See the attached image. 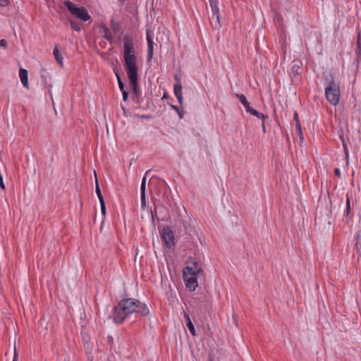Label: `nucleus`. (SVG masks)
<instances>
[{
	"label": "nucleus",
	"instance_id": "nucleus-1",
	"mask_svg": "<svg viewBox=\"0 0 361 361\" xmlns=\"http://www.w3.org/2000/svg\"><path fill=\"white\" fill-rule=\"evenodd\" d=\"M123 59L124 67L128 75L130 84L135 94L137 92V56L134 49L133 37L126 35L123 37Z\"/></svg>",
	"mask_w": 361,
	"mask_h": 361
},
{
	"label": "nucleus",
	"instance_id": "nucleus-2",
	"mask_svg": "<svg viewBox=\"0 0 361 361\" xmlns=\"http://www.w3.org/2000/svg\"><path fill=\"white\" fill-rule=\"evenodd\" d=\"M135 312L145 317L149 310L146 304L134 298L122 300L114 308V319L116 324L122 323L130 314Z\"/></svg>",
	"mask_w": 361,
	"mask_h": 361
},
{
	"label": "nucleus",
	"instance_id": "nucleus-3",
	"mask_svg": "<svg viewBox=\"0 0 361 361\" xmlns=\"http://www.w3.org/2000/svg\"><path fill=\"white\" fill-rule=\"evenodd\" d=\"M202 272L198 263L193 262L192 267L187 266L183 270V279L186 287L191 291H194L198 286L197 276Z\"/></svg>",
	"mask_w": 361,
	"mask_h": 361
},
{
	"label": "nucleus",
	"instance_id": "nucleus-4",
	"mask_svg": "<svg viewBox=\"0 0 361 361\" xmlns=\"http://www.w3.org/2000/svg\"><path fill=\"white\" fill-rule=\"evenodd\" d=\"M325 96L327 101L336 106L340 101V87L334 81H331L325 87Z\"/></svg>",
	"mask_w": 361,
	"mask_h": 361
},
{
	"label": "nucleus",
	"instance_id": "nucleus-5",
	"mask_svg": "<svg viewBox=\"0 0 361 361\" xmlns=\"http://www.w3.org/2000/svg\"><path fill=\"white\" fill-rule=\"evenodd\" d=\"M64 4L68 8L71 14L76 18L83 21H87L90 18V16L85 8L78 7L68 0L65 1Z\"/></svg>",
	"mask_w": 361,
	"mask_h": 361
},
{
	"label": "nucleus",
	"instance_id": "nucleus-6",
	"mask_svg": "<svg viewBox=\"0 0 361 361\" xmlns=\"http://www.w3.org/2000/svg\"><path fill=\"white\" fill-rule=\"evenodd\" d=\"M330 211L327 208L317 209L315 214V221L317 224L325 226L327 224L329 226L331 224V217L330 216Z\"/></svg>",
	"mask_w": 361,
	"mask_h": 361
},
{
	"label": "nucleus",
	"instance_id": "nucleus-7",
	"mask_svg": "<svg viewBox=\"0 0 361 361\" xmlns=\"http://www.w3.org/2000/svg\"><path fill=\"white\" fill-rule=\"evenodd\" d=\"M161 237L168 248L174 247V233L169 226L164 227Z\"/></svg>",
	"mask_w": 361,
	"mask_h": 361
},
{
	"label": "nucleus",
	"instance_id": "nucleus-8",
	"mask_svg": "<svg viewBox=\"0 0 361 361\" xmlns=\"http://www.w3.org/2000/svg\"><path fill=\"white\" fill-rule=\"evenodd\" d=\"M235 96L239 99V101L243 104L247 112L261 119H265L267 118V116H265L264 114L258 112L257 110L252 108L250 106V103L247 101V99L244 94H236Z\"/></svg>",
	"mask_w": 361,
	"mask_h": 361
},
{
	"label": "nucleus",
	"instance_id": "nucleus-9",
	"mask_svg": "<svg viewBox=\"0 0 361 361\" xmlns=\"http://www.w3.org/2000/svg\"><path fill=\"white\" fill-rule=\"evenodd\" d=\"M147 62H149L152 58H153V46H154V42H153V37L151 35V32L149 30H147Z\"/></svg>",
	"mask_w": 361,
	"mask_h": 361
},
{
	"label": "nucleus",
	"instance_id": "nucleus-10",
	"mask_svg": "<svg viewBox=\"0 0 361 361\" xmlns=\"http://www.w3.org/2000/svg\"><path fill=\"white\" fill-rule=\"evenodd\" d=\"M209 2L213 12V18H215L216 19V23L214 25L216 29L221 27L219 22V8L217 6L216 0H209Z\"/></svg>",
	"mask_w": 361,
	"mask_h": 361
},
{
	"label": "nucleus",
	"instance_id": "nucleus-11",
	"mask_svg": "<svg viewBox=\"0 0 361 361\" xmlns=\"http://www.w3.org/2000/svg\"><path fill=\"white\" fill-rule=\"evenodd\" d=\"M141 207L142 209L146 207V196H145V190H146V176H145L142 180L141 183Z\"/></svg>",
	"mask_w": 361,
	"mask_h": 361
},
{
	"label": "nucleus",
	"instance_id": "nucleus-12",
	"mask_svg": "<svg viewBox=\"0 0 361 361\" xmlns=\"http://www.w3.org/2000/svg\"><path fill=\"white\" fill-rule=\"evenodd\" d=\"M174 94L176 97L179 104H183V98L182 94V85L180 82H178L174 85Z\"/></svg>",
	"mask_w": 361,
	"mask_h": 361
},
{
	"label": "nucleus",
	"instance_id": "nucleus-13",
	"mask_svg": "<svg viewBox=\"0 0 361 361\" xmlns=\"http://www.w3.org/2000/svg\"><path fill=\"white\" fill-rule=\"evenodd\" d=\"M183 315L186 322L187 327L188 328L192 336H196L195 329L190 318L189 314L186 312L183 311Z\"/></svg>",
	"mask_w": 361,
	"mask_h": 361
},
{
	"label": "nucleus",
	"instance_id": "nucleus-14",
	"mask_svg": "<svg viewBox=\"0 0 361 361\" xmlns=\"http://www.w3.org/2000/svg\"><path fill=\"white\" fill-rule=\"evenodd\" d=\"M19 76L22 84L26 88H28V73L24 68H20L19 71Z\"/></svg>",
	"mask_w": 361,
	"mask_h": 361
},
{
	"label": "nucleus",
	"instance_id": "nucleus-15",
	"mask_svg": "<svg viewBox=\"0 0 361 361\" xmlns=\"http://www.w3.org/2000/svg\"><path fill=\"white\" fill-rule=\"evenodd\" d=\"M53 54H54L56 61L59 63V64L61 66H63V56L59 52V45H57V44L55 45Z\"/></svg>",
	"mask_w": 361,
	"mask_h": 361
},
{
	"label": "nucleus",
	"instance_id": "nucleus-16",
	"mask_svg": "<svg viewBox=\"0 0 361 361\" xmlns=\"http://www.w3.org/2000/svg\"><path fill=\"white\" fill-rule=\"evenodd\" d=\"M102 28L104 30V35L103 37L107 39L109 42H112L114 40V37L110 32V30L108 29V27L105 25L102 26Z\"/></svg>",
	"mask_w": 361,
	"mask_h": 361
},
{
	"label": "nucleus",
	"instance_id": "nucleus-17",
	"mask_svg": "<svg viewBox=\"0 0 361 361\" xmlns=\"http://www.w3.org/2000/svg\"><path fill=\"white\" fill-rule=\"evenodd\" d=\"M96 193H97V195L99 198V202H102L104 201V197L102 196V192H101V190H100V188H99V183H98V181H97V179L96 178Z\"/></svg>",
	"mask_w": 361,
	"mask_h": 361
},
{
	"label": "nucleus",
	"instance_id": "nucleus-18",
	"mask_svg": "<svg viewBox=\"0 0 361 361\" xmlns=\"http://www.w3.org/2000/svg\"><path fill=\"white\" fill-rule=\"evenodd\" d=\"M71 28L75 31L79 32L81 30L80 24L73 20H70Z\"/></svg>",
	"mask_w": 361,
	"mask_h": 361
},
{
	"label": "nucleus",
	"instance_id": "nucleus-19",
	"mask_svg": "<svg viewBox=\"0 0 361 361\" xmlns=\"http://www.w3.org/2000/svg\"><path fill=\"white\" fill-rule=\"evenodd\" d=\"M116 77L118 79V87H119L120 90L122 92H126V90H125L124 83L121 81L120 76L118 74H116Z\"/></svg>",
	"mask_w": 361,
	"mask_h": 361
},
{
	"label": "nucleus",
	"instance_id": "nucleus-20",
	"mask_svg": "<svg viewBox=\"0 0 361 361\" xmlns=\"http://www.w3.org/2000/svg\"><path fill=\"white\" fill-rule=\"evenodd\" d=\"M346 209H345V215L348 216L350 212V198L348 197V195H346Z\"/></svg>",
	"mask_w": 361,
	"mask_h": 361
},
{
	"label": "nucleus",
	"instance_id": "nucleus-21",
	"mask_svg": "<svg viewBox=\"0 0 361 361\" xmlns=\"http://www.w3.org/2000/svg\"><path fill=\"white\" fill-rule=\"evenodd\" d=\"M112 29L114 32H118L120 30V24L118 23L115 22L114 20H111Z\"/></svg>",
	"mask_w": 361,
	"mask_h": 361
},
{
	"label": "nucleus",
	"instance_id": "nucleus-22",
	"mask_svg": "<svg viewBox=\"0 0 361 361\" xmlns=\"http://www.w3.org/2000/svg\"><path fill=\"white\" fill-rule=\"evenodd\" d=\"M171 107L178 113L180 118H182L183 117V112L180 111L178 106L175 105H171Z\"/></svg>",
	"mask_w": 361,
	"mask_h": 361
},
{
	"label": "nucleus",
	"instance_id": "nucleus-23",
	"mask_svg": "<svg viewBox=\"0 0 361 361\" xmlns=\"http://www.w3.org/2000/svg\"><path fill=\"white\" fill-rule=\"evenodd\" d=\"M296 130H297L298 133H299L300 138L303 139V137H302V129H301V126H300V121L296 123Z\"/></svg>",
	"mask_w": 361,
	"mask_h": 361
},
{
	"label": "nucleus",
	"instance_id": "nucleus-24",
	"mask_svg": "<svg viewBox=\"0 0 361 361\" xmlns=\"http://www.w3.org/2000/svg\"><path fill=\"white\" fill-rule=\"evenodd\" d=\"M151 214H152V221H153L154 224H155V219H158L157 216L156 209H154V211L151 210Z\"/></svg>",
	"mask_w": 361,
	"mask_h": 361
},
{
	"label": "nucleus",
	"instance_id": "nucleus-25",
	"mask_svg": "<svg viewBox=\"0 0 361 361\" xmlns=\"http://www.w3.org/2000/svg\"><path fill=\"white\" fill-rule=\"evenodd\" d=\"M100 204H101L102 214L103 216H105L106 215V207H105L104 201H103V202H100Z\"/></svg>",
	"mask_w": 361,
	"mask_h": 361
},
{
	"label": "nucleus",
	"instance_id": "nucleus-26",
	"mask_svg": "<svg viewBox=\"0 0 361 361\" xmlns=\"http://www.w3.org/2000/svg\"><path fill=\"white\" fill-rule=\"evenodd\" d=\"M10 4L9 0H0V6L6 7Z\"/></svg>",
	"mask_w": 361,
	"mask_h": 361
},
{
	"label": "nucleus",
	"instance_id": "nucleus-27",
	"mask_svg": "<svg viewBox=\"0 0 361 361\" xmlns=\"http://www.w3.org/2000/svg\"><path fill=\"white\" fill-rule=\"evenodd\" d=\"M343 149H344V151H345V159L348 161V157H349L348 150L347 146H346V145L345 144L344 142H343Z\"/></svg>",
	"mask_w": 361,
	"mask_h": 361
},
{
	"label": "nucleus",
	"instance_id": "nucleus-28",
	"mask_svg": "<svg viewBox=\"0 0 361 361\" xmlns=\"http://www.w3.org/2000/svg\"><path fill=\"white\" fill-rule=\"evenodd\" d=\"M357 48L359 51L361 49V42H360V35L358 34L357 36Z\"/></svg>",
	"mask_w": 361,
	"mask_h": 361
},
{
	"label": "nucleus",
	"instance_id": "nucleus-29",
	"mask_svg": "<svg viewBox=\"0 0 361 361\" xmlns=\"http://www.w3.org/2000/svg\"><path fill=\"white\" fill-rule=\"evenodd\" d=\"M299 68H300L299 66L294 65V66H293L291 70H292L293 73L298 74V71Z\"/></svg>",
	"mask_w": 361,
	"mask_h": 361
},
{
	"label": "nucleus",
	"instance_id": "nucleus-30",
	"mask_svg": "<svg viewBox=\"0 0 361 361\" xmlns=\"http://www.w3.org/2000/svg\"><path fill=\"white\" fill-rule=\"evenodd\" d=\"M7 46V41L4 39L0 40V47L6 48Z\"/></svg>",
	"mask_w": 361,
	"mask_h": 361
},
{
	"label": "nucleus",
	"instance_id": "nucleus-31",
	"mask_svg": "<svg viewBox=\"0 0 361 361\" xmlns=\"http://www.w3.org/2000/svg\"><path fill=\"white\" fill-rule=\"evenodd\" d=\"M123 101L126 102L128 97V93L127 91L122 92Z\"/></svg>",
	"mask_w": 361,
	"mask_h": 361
},
{
	"label": "nucleus",
	"instance_id": "nucleus-32",
	"mask_svg": "<svg viewBox=\"0 0 361 361\" xmlns=\"http://www.w3.org/2000/svg\"><path fill=\"white\" fill-rule=\"evenodd\" d=\"M334 173H335V175H336V176H338V177H339V178L341 177V171H340V169H338V168L335 169V170H334Z\"/></svg>",
	"mask_w": 361,
	"mask_h": 361
},
{
	"label": "nucleus",
	"instance_id": "nucleus-33",
	"mask_svg": "<svg viewBox=\"0 0 361 361\" xmlns=\"http://www.w3.org/2000/svg\"><path fill=\"white\" fill-rule=\"evenodd\" d=\"M294 119L295 120V122H299V118L297 113L294 114Z\"/></svg>",
	"mask_w": 361,
	"mask_h": 361
},
{
	"label": "nucleus",
	"instance_id": "nucleus-34",
	"mask_svg": "<svg viewBox=\"0 0 361 361\" xmlns=\"http://www.w3.org/2000/svg\"><path fill=\"white\" fill-rule=\"evenodd\" d=\"M13 361H18V356H17V353H16V350L14 352V356H13Z\"/></svg>",
	"mask_w": 361,
	"mask_h": 361
},
{
	"label": "nucleus",
	"instance_id": "nucleus-35",
	"mask_svg": "<svg viewBox=\"0 0 361 361\" xmlns=\"http://www.w3.org/2000/svg\"><path fill=\"white\" fill-rule=\"evenodd\" d=\"M263 120V122H262V130L264 133L266 132V128H265V124H264V119H262Z\"/></svg>",
	"mask_w": 361,
	"mask_h": 361
},
{
	"label": "nucleus",
	"instance_id": "nucleus-36",
	"mask_svg": "<svg viewBox=\"0 0 361 361\" xmlns=\"http://www.w3.org/2000/svg\"><path fill=\"white\" fill-rule=\"evenodd\" d=\"M108 338H109V340L112 339V336H109Z\"/></svg>",
	"mask_w": 361,
	"mask_h": 361
},
{
	"label": "nucleus",
	"instance_id": "nucleus-37",
	"mask_svg": "<svg viewBox=\"0 0 361 361\" xmlns=\"http://www.w3.org/2000/svg\"><path fill=\"white\" fill-rule=\"evenodd\" d=\"M208 361H213V360H212V359H210V360H208Z\"/></svg>",
	"mask_w": 361,
	"mask_h": 361
}]
</instances>
